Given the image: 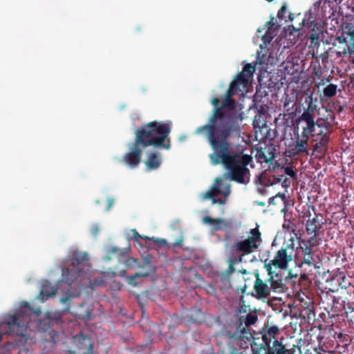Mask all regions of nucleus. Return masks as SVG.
<instances>
[{
	"instance_id": "1",
	"label": "nucleus",
	"mask_w": 354,
	"mask_h": 354,
	"mask_svg": "<svg viewBox=\"0 0 354 354\" xmlns=\"http://www.w3.org/2000/svg\"><path fill=\"white\" fill-rule=\"evenodd\" d=\"M211 103L214 109L208 122L198 127L195 133L203 134L207 140L213 151L209 154L211 164H222L227 170L230 180L245 185L250 182V172L247 167L252 157L244 153L243 149H231L230 140L241 136L240 124L233 114L222 113L218 98H212Z\"/></svg>"
},
{
	"instance_id": "2",
	"label": "nucleus",
	"mask_w": 354,
	"mask_h": 354,
	"mask_svg": "<svg viewBox=\"0 0 354 354\" xmlns=\"http://www.w3.org/2000/svg\"><path fill=\"white\" fill-rule=\"evenodd\" d=\"M171 122L152 121L138 128L135 131L134 142L129 151L122 157V162L131 168H136L140 161L142 148L153 146L156 148L169 149L171 147L169 133Z\"/></svg>"
},
{
	"instance_id": "3",
	"label": "nucleus",
	"mask_w": 354,
	"mask_h": 354,
	"mask_svg": "<svg viewBox=\"0 0 354 354\" xmlns=\"http://www.w3.org/2000/svg\"><path fill=\"white\" fill-rule=\"evenodd\" d=\"M71 261L69 268L62 269L64 283L67 287L60 298V302L65 306L64 311L69 313H71L70 310L71 301L80 297L82 288L84 286L83 279L86 275L84 269L85 267H91L86 252L74 251Z\"/></svg>"
},
{
	"instance_id": "4",
	"label": "nucleus",
	"mask_w": 354,
	"mask_h": 354,
	"mask_svg": "<svg viewBox=\"0 0 354 354\" xmlns=\"http://www.w3.org/2000/svg\"><path fill=\"white\" fill-rule=\"evenodd\" d=\"M40 310H34L27 301H23L20 308L13 315H8L0 324V329L6 334L26 336V331L29 326L30 315H39Z\"/></svg>"
},
{
	"instance_id": "5",
	"label": "nucleus",
	"mask_w": 354,
	"mask_h": 354,
	"mask_svg": "<svg viewBox=\"0 0 354 354\" xmlns=\"http://www.w3.org/2000/svg\"><path fill=\"white\" fill-rule=\"evenodd\" d=\"M261 241V234L258 226L250 230L248 238L236 240L232 244L231 251L236 253L237 256H233L230 259V268L233 269L232 264L241 262L243 257L257 251Z\"/></svg>"
},
{
	"instance_id": "6",
	"label": "nucleus",
	"mask_w": 354,
	"mask_h": 354,
	"mask_svg": "<svg viewBox=\"0 0 354 354\" xmlns=\"http://www.w3.org/2000/svg\"><path fill=\"white\" fill-rule=\"evenodd\" d=\"M316 106L313 104L312 98L308 104V108L304 109L303 113L296 120L297 124H301L302 132L301 137L309 138L314 136L317 120L315 121V111Z\"/></svg>"
},
{
	"instance_id": "7",
	"label": "nucleus",
	"mask_w": 354,
	"mask_h": 354,
	"mask_svg": "<svg viewBox=\"0 0 354 354\" xmlns=\"http://www.w3.org/2000/svg\"><path fill=\"white\" fill-rule=\"evenodd\" d=\"M293 252V245L287 244L284 248L277 251L274 259L271 260L269 263H265V265H270L271 267L273 266L276 268L286 269L288 263L292 260Z\"/></svg>"
},
{
	"instance_id": "8",
	"label": "nucleus",
	"mask_w": 354,
	"mask_h": 354,
	"mask_svg": "<svg viewBox=\"0 0 354 354\" xmlns=\"http://www.w3.org/2000/svg\"><path fill=\"white\" fill-rule=\"evenodd\" d=\"M331 124L327 120L322 118L317 120L316 124L315 132L314 136H320L319 145L327 149L328 144L330 140V134L331 133Z\"/></svg>"
},
{
	"instance_id": "9",
	"label": "nucleus",
	"mask_w": 354,
	"mask_h": 354,
	"mask_svg": "<svg viewBox=\"0 0 354 354\" xmlns=\"http://www.w3.org/2000/svg\"><path fill=\"white\" fill-rule=\"evenodd\" d=\"M283 171L282 166L281 167L279 164H277L276 167H273L272 170H269L270 178L268 182H266L265 178H261V182L264 185H272L274 183H282L283 187L288 186L287 181L288 178H285V174L281 172Z\"/></svg>"
},
{
	"instance_id": "10",
	"label": "nucleus",
	"mask_w": 354,
	"mask_h": 354,
	"mask_svg": "<svg viewBox=\"0 0 354 354\" xmlns=\"http://www.w3.org/2000/svg\"><path fill=\"white\" fill-rule=\"evenodd\" d=\"M264 268L266 269L269 276L268 281L270 283L271 290L275 292H283V280L281 276L273 270L270 265H264Z\"/></svg>"
},
{
	"instance_id": "11",
	"label": "nucleus",
	"mask_w": 354,
	"mask_h": 354,
	"mask_svg": "<svg viewBox=\"0 0 354 354\" xmlns=\"http://www.w3.org/2000/svg\"><path fill=\"white\" fill-rule=\"evenodd\" d=\"M257 316L254 314L248 313L244 318L241 317L239 319L238 326L240 331L243 333L245 339H250L252 337L250 326L254 324L257 321Z\"/></svg>"
},
{
	"instance_id": "12",
	"label": "nucleus",
	"mask_w": 354,
	"mask_h": 354,
	"mask_svg": "<svg viewBox=\"0 0 354 354\" xmlns=\"http://www.w3.org/2000/svg\"><path fill=\"white\" fill-rule=\"evenodd\" d=\"M325 224V221L323 214L315 212V216L313 218H309L306 224V231L308 234L313 233H319V230L323 227Z\"/></svg>"
},
{
	"instance_id": "13",
	"label": "nucleus",
	"mask_w": 354,
	"mask_h": 354,
	"mask_svg": "<svg viewBox=\"0 0 354 354\" xmlns=\"http://www.w3.org/2000/svg\"><path fill=\"white\" fill-rule=\"evenodd\" d=\"M255 281L254 283V290L256 293V297L258 299L267 298L270 293L271 289L266 282H264L258 272L255 273Z\"/></svg>"
},
{
	"instance_id": "14",
	"label": "nucleus",
	"mask_w": 354,
	"mask_h": 354,
	"mask_svg": "<svg viewBox=\"0 0 354 354\" xmlns=\"http://www.w3.org/2000/svg\"><path fill=\"white\" fill-rule=\"evenodd\" d=\"M308 138L297 137L295 145L289 150L290 156H296L301 153L308 155L307 147L308 145Z\"/></svg>"
},
{
	"instance_id": "15",
	"label": "nucleus",
	"mask_w": 354,
	"mask_h": 354,
	"mask_svg": "<svg viewBox=\"0 0 354 354\" xmlns=\"http://www.w3.org/2000/svg\"><path fill=\"white\" fill-rule=\"evenodd\" d=\"M236 102L233 98L225 97L221 103L222 113H230L236 118L237 122L241 120V115L235 111Z\"/></svg>"
},
{
	"instance_id": "16",
	"label": "nucleus",
	"mask_w": 354,
	"mask_h": 354,
	"mask_svg": "<svg viewBox=\"0 0 354 354\" xmlns=\"http://www.w3.org/2000/svg\"><path fill=\"white\" fill-rule=\"evenodd\" d=\"M203 223H209L215 231L222 230L230 227L229 223L224 218H213L209 216H205L203 218Z\"/></svg>"
},
{
	"instance_id": "17",
	"label": "nucleus",
	"mask_w": 354,
	"mask_h": 354,
	"mask_svg": "<svg viewBox=\"0 0 354 354\" xmlns=\"http://www.w3.org/2000/svg\"><path fill=\"white\" fill-rule=\"evenodd\" d=\"M57 289L47 280L41 283L40 296L41 299L44 301L56 294Z\"/></svg>"
},
{
	"instance_id": "18",
	"label": "nucleus",
	"mask_w": 354,
	"mask_h": 354,
	"mask_svg": "<svg viewBox=\"0 0 354 354\" xmlns=\"http://www.w3.org/2000/svg\"><path fill=\"white\" fill-rule=\"evenodd\" d=\"M221 335L225 338H228L231 341H234L236 344H239V342L245 339V335L242 331H240L238 325L236 326L235 331L232 332L228 330H223L221 332Z\"/></svg>"
},
{
	"instance_id": "19",
	"label": "nucleus",
	"mask_w": 354,
	"mask_h": 354,
	"mask_svg": "<svg viewBox=\"0 0 354 354\" xmlns=\"http://www.w3.org/2000/svg\"><path fill=\"white\" fill-rule=\"evenodd\" d=\"M293 351L288 349L285 345L277 339L272 341V344L269 347L268 354H293Z\"/></svg>"
},
{
	"instance_id": "20",
	"label": "nucleus",
	"mask_w": 354,
	"mask_h": 354,
	"mask_svg": "<svg viewBox=\"0 0 354 354\" xmlns=\"http://www.w3.org/2000/svg\"><path fill=\"white\" fill-rule=\"evenodd\" d=\"M161 164V158L159 154L150 153L148 155L145 165L148 170L157 169Z\"/></svg>"
},
{
	"instance_id": "21",
	"label": "nucleus",
	"mask_w": 354,
	"mask_h": 354,
	"mask_svg": "<svg viewBox=\"0 0 354 354\" xmlns=\"http://www.w3.org/2000/svg\"><path fill=\"white\" fill-rule=\"evenodd\" d=\"M77 346L80 350L86 348V351L84 352L82 354L93 353V344L91 342V339L86 336L80 335L78 337V344H77Z\"/></svg>"
},
{
	"instance_id": "22",
	"label": "nucleus",
	"mask_w": 354,
	"mask_h": 354,
	"mask_svg": "<svg viewBox=\"0 0 354 354\" xmlns=\"http://www.w3.org/2000/svg\"><path fill=\"white\" fill-rule=\"evenodd\" d=\"M270 344L268 342V344H266L263 341L261 344L254 342L251 345V353L249 354H268L269 347L271 346Z\"/></svg>"
},
{
	"instance_id": "23",
	"label": "nucleus",
	"mask_w": 354,
	"mask_h": 354,
	"mask_svg": "<svg viewBox=\"0 0 354 354\" xmlns=\"http://www.w3.org/2000/svg\"><path fill=\"white\" fill-rule=\"evenodd\" d=\"M254 156L257 162L261 164L270 162L274 157V153L271 151H270L268 155H267L265 149L263 148L257 149Z\"/></svg>"
},
{
	"instance_id": "24",
	"label": "nucleus",
	"mask_w": 354,
	"mask_h": 354,
	"mask_svg": "<svg viewBox=\"0 0 354 354\" xmlns=\"http://www.w3.org/2000/svg\"><path fill=\"white\" fill-rule=\"evenodd\" d=\"M138 268H140L141 270L139 272H148V277L156 272V267L153 266L148 257L144 259L142 264H138Z\"/></svg>"
},
{
	"instance_id": "25",
	"label": "nucleus",
	"mask_w": 354,
	"mask_h": 354,
	"mask_svg": "<svg viewBox=\"0 0 354 354\" xmlns=\"http://www.w3.org/2000/svg\"><path fill=\"white\" fill-rule=\"evenodd\" d=\"M279 333V328L277 326H272L268 328L266 333L263 334L262 335V341L266 344H268V342H272V339H275V335Z\"/></svg>"
},
{
	"instance_id": "26",
	"label": "nucleus",
	"mask_w": 354,
	"mask_h": 354,
	"mask_svg": "<svg viewBox=\"0 0 354 354\" xmlns=\"http://www.w3.org/2000/svg\"><path fill=\"white\" fill-rule=\"evenodd\" d=\"M148 272H136L133 275L129 276L127 277V281L128 284L132 286H136L141 283V281H137L138 279L141 277H148Z\"/></svg>"
},
{
	"instance_id": "27",
	"label": "nucleus",
	"mask_w": 354,
	"mask_h": 354,
	"mask_svg": "<svg viewBox=\"0 0 354 354\" xmlns=\"http://www.w3.org/2000/svg\"><path fill=\"white\" fill-rule=\"evenodd\" d=\"M336 55L338 57H341L344 55H348L350 61L354 64V43H352L351 45H347L346 48H345L342 51H337Z\"/></svg>"
},
{
	"instance_id": "28",
	"label": "nucleus",
	"mask_w": 354,
	"mask_h": 354,
	"mask_svg": "<svg viewBox=\"0 0 354 354\" xmlns=\"http://www.w3.org/2000/svg\"><path fill=\"white\" fill-rule=\"evenodd\" d=\"M310 27H313L308 38L309 39H310L312 44H317L320 39V34L317 31L319 30V28L317 27V24H315L314 22H310Z\"/></svg>"
},
{
	"instance_id": "29",
	"label": "nucleus",
	"mask_w": 354,
	"mask_h": 354,
	"mask_svg": "<svg viewBox=\"0 0 354 354\" xmlns=\"http://www.w3.org/2000/svg\"><path fill=\"white\" fill-rule=\"evenodd\" d=\"M250 78L245 76L243 73H239L235 79L232 82H236V87L240 89V86H247L249 83Z\"/></svg>"
},
{
	"instance_id": "30",
	"label": "nucleus",
	"mask_w": 354,
	"mask_h": 354,
	"mask_svg": "<svg viewBox=\"0 0 354 354\" xmlns=\"http://www.w3.org/2000/svg\"><path fill=\"white\" fill-rule=\"evenodd\" d=\"M337 91V86L334 84H330L323 90L324 97L326 99H330L336 95Z\"/></svg>"
},
{
	"instance_id": "31",
	"label": "nucleus",
	"mask_w": 354,
	"mask_h": 354,
	"mask_svg": "<svg viewBox=\"0 0 354 354\" xmlns=\"http://www.w3.org/2000/svg\"><path fill=\"white\" fill-rule=\"evenodd\" d=\"M255 71V68L254 66H252L251 64H245L241 73H243L245 76L248 77L249 78H251L253 75V73Z\"/></svg>"
},
{
	"instance_id": "32",
	"label": "nucleus",
	"mask_w": 354,
	"mask_h": 354,
	"mask_svg": "<svg viewBox=\"0 0 354 354\" xmlns=\"http://www.w3.org/2000/svg\"><path fill=\"white\" fill-rule=\"evenodd\" d=\"M239 91H240V89L236 87V82H231L225 93V97H229V98H233V95Z\"/></svg>"
},
{
	"instance_id": "33",
	"label": "nucleus",
	"mask_w": 354,
	"mask_h": 354,
	"mask_svg": "<svg viewBox=\"0 0 354 354\" xmlns=\"http://www.w3.org/2000/svg\"><path fill=\"white\" fill-rule=\"evenodd\" d=\"M280 200L281 203H284L286 202V196L283 194L278 193L276 196L269 198L268 203L270 205H277V200Z\"/></svg>"
},
{
	"instance_id": "34",
	"label": "nucleus",
	"mask_w": 354,
	"mask_h": 354,
	"mask_svg": "<svg viewBox=\"0 0 354 354\" xmlns=\"http://www.w3.org/2000/svg\"><path fill=\"white\" fill-rule=\"evenodd\" d=\"M311 235V237L308 241L303 239L301 240V243H306L308 245L313 248L318 244L317 237L319 235V233L314 232Z\"/></svg>"
},
{
	"instance_id": "35",
	"label": "nucleus",
	"mask_w": 354,
	"mask_h": 354,
	"mask_svg": "<svg viewBox=\"0 0 354 354\" xmlns=\"http://www.w3.org/2000/svg\"><path fill=\"white\" fill-rule=\"evenodd\" d=\"M304 259H303V263L307 264L310 266H314L315 264V259L313 257V253L308 254H303Z\"/></svg>"
},
{
	"instance_id": "36",
	"label": "nucleus",
	"mask_w": 354,
	"mask_h": 354,
	"mask_svg": "<svg viewBox=\"0 0 354 354\" xmlns=\"http://www.w3.org/2000/svg\"><path fill=\"white\" fill-rule=\"evenodd\" d=\"M124 264L127 268H138L137 259L133 257H127L124 261Z\"/></svg>"
},
{
	"instance_id": "37",
	"label": "nucleus",
	"mask_w": 354,
	"mask_h": 354,
	"mask_svg": "<svg viewBox=\"0 0 354 354\" xmlns=\"http://www.w3.org/2000/svg\"><path fill=\"white\" fill-rule=\"evenodd\" d=\"M282 168H283V171H281V172H283V174H285V175L290 176L293 179L297 178V174L292 167L282 166Z\"/></svg>"
},
{
	"instance_id": "38",
	"label": "nucleus",
	"mask_w": 354,
	"mask_h": 354,
	"mask_svg": "<svg viewBox=\"0 0 354 354\" xmlns=\"http://www.w3.org/2000/svg\"><path fill=\"white\" fill-rule=\"evenodd\" d=\"M299 244L302 254H308L313 253V247L308 245L306 243H301V240L300 241Z\"/></svg>"
},
{
	"instance_id": "39",
	"label": "nucleus",
	"mask_w": 354,
	"mask_h": 354,
	"mask_svg": "<svg viewBox=\"0 0 354 354\" xmlns=\"http://www.w3.org/2000/svg\"><path fill=\"white\" fill-rule=\"evenodd\" d=\"M339 279L340 281H339V285L342 288L346 289L347 287L351 285V283L345 276L341 277Z\"/></svg>"
},
{
	"instance_id": "40",
	"label": "nucleus",
	"mask_w": 354,
	"mask_h": 354,
	"mask_svg": "<svg viewBox=\"0 0 354 354\" xmlns=\"http://www.w3.org/2000/svg\"><path fill=\"white\" fill-rule=\"evenodd\" d=\"M287 11V6H286V4H283L281 8L279 9V10L278 11V13H277V17L279 19H284V15L285 13Z\"/></svg>"
},
{
	"instance_id": "41",
	"label": "nucleus",
	"mask_w": 354,
	"mask_h": 354,
	"mask_svg": "<svg viewBox=\"0 0 354 354\" xmlns=\"http://www.w3.org/2000/svg\"><path fill=\"white\" fill-rule=\"evenodd\" d=\"M210 189L211 191L213 192L214 198L218 196L219 194H221L222 190L221 189L220 186L218 185H215L212 186Z\"/></svg>"
},
{
	"instance_id": "42",
	"label": "nucleus",
	"mask_w": 354,
	"mask_h": 354,
	"mask_svg": "<svg viewBox=\"0 0 354 354\" xmlns=\"http://www.w3.org/2000/svg\"><path fill=\"white\" fill-rule=\"evenodd\" d=\"M272 39V37L269 35V31L267 30L266 33L262 37V40L265 44L270 43Z\"/></svg>"
},
{
	"instance_id": "43",
	"label": "nucleus",
	"mask_w": 354,
	"mask_h": 354,
	"mask_svg": "<svg viewBox=\"0 0 354 354\" xmlns=\"http://www.w3.org/2000/svg\"><path fill=\"white\" fill-rule=\"evenodd\" d=\"M132 231H133V239L135 240L138 241L139 239H149V238L147 236H144L140 235L139 233L136 230H133Z\"/></svg>"
},
{
	"instance_id": "44",
	"label": "nucleus",
	"mask_w": 354,
	"mask_h": 354,
	"mask_svg": "<svg viewBox=\"0 0 354 354\" xmlns=\"http://www.w3.org/2000/svg\"><path fill=\"white\" fill-rule=\"evenodd\" d=\"M117 253H120V254H122L120 250L116 247H111L108 249V254H112Z\"/></svg>"
},
{
	"instance_id": "45",
	"label": "nucleus",
	"mask_w": 354,
	"mask_h": 354,
	"mask_svg": "<svg viewBox=\"0 0 354 354\" xmlns=\"http://www.w3.org/2000/svg\"><path fill=\"white\" fill-rule=\"evenodd\" d=\"M204 198L205 199H211L212 202H213V199L215 198L214 197L213 192L209 189L204 194Z\"/></svg>"
},
{
	"instance_id": "46",
	"label": "nucleus",
	"mask_w": 354,
	"mask_h": 354,
	"mask_svg": "<svg viewBox=\"0 0 354 354\" xmlns=\"http://www.w3.org/2000/svg\"><path fill=\"white\" fill-rule=\"evenodd\" d=\"M230 194V185L228 184L225 187L224 190L222 191L221 194H223L225 197H227Z\"/></svg>"
},
{
	"instance_id": "47",
	"label": "nucleus",
	"mask_w": 354,
	"mask_h": 354,
	"mask_svg": "<svg viewBox=\"0 0 354 354\" xmlns=\"http://www.w3.org/2000/svg\"><path fill=\"white\" fill-rule=\"evenodd\" d=\"M322 0H316L313 5V8L316 10H318L321 6Z\"/></svg>"
},
{
	"instance_id": "48",
	"label": "nucleus",
	"mask_w": 354,
	"mask_h": 354,
	"mask_svg": "<svg viewBox=\"0 0 354 354\" xmlns=\"http://www.w3.org/2000/svg\"><path fill=\"white\" fill-rule=\"evenodd\" d=\"M225 201H226L225 198H224V199H221V198L216 199V198H215L214 199H213L212 203L213 204L218 203V204H220V205H223V204L225 203Z\"/></svg>"
},
{
	"instance_id": "49",
	"label": "nucleus",
	"mask_w": 354,
	"mask_h": 354,
	"mask_svg": "<svg viewBox=\"0 0 354 354\" xmlns=\"http://www.w3.org/2000/svg\"><path fill=\"white\" fill-rule=\"evenodd\" d=\"M99 232H100V229L98 228V227H97V226H93V227H92L91 232H92V234H93V236H96V235H97V234L99 233Z\"/></svg>"
},
{
	"instance_id": "50",
	"label": "nucleus",
	"mask_w": 354,
	"mask_h": 354,
	"mask_svg": "<svg viewBox=\"0 0 354 354\" xmlns=\"http://www.w3.org/2000/svg\"><path fill=\"white\" fill-rule=\"evenodd\" d=\"M113 198H109L107 201V210H109L111 207H112L113 204Z\"/></svg>"
},
{
	"instance_id": "51",
	"label": "nucleus",
	"mask_w": 354,
	"mask_h": 354,
	"mask_svg": "<svg viewBox=\"0 0 354 354\" xmlns=\"http://www.w3.org/2000/svg\"><path fill=\"white\" fill-rule=\"evenodd\" d=\"M336 40L338 41L339 44H344L346 43V38L342 37H337Z\"/></svg>"
},
{
	"instance_id": "52",
	"label": "nucleus",
	"mask_w": 354,
	"mask_h": 354,
	"mask_svg": "<svg viewBox=\"0 0 354 354\" xmlns=\"http://www.w3.org/2000/svg\"><path fill=\"white\" fill-rule=\"evenodd\" d=\"M349 35L351 39L353 41V43H354V28L353 30H351V28L349 29Z\"/></svg>"
},
{
	"instance_id": "53",
	"label": "nucleus",
	"mask_w": 354,
	"mask_h": 354,
	"mask_svg": "<svg viewBox=\"0 0 354 354\" xmlns=\"http://www.w3.org/2000/svg\"><path fill=\"white\" fill-rule=\"evenodd\" d=\"M102 280H100V281L98 282L97 281H93V282H90V285L92 288H93L94 286H98L100 285L101 283H102Z\"/></svg>"
},
{
	"instance_id": "54",
	"label": "nucleus",
	"mask_w": 354,
	"mask_h": 354,
	"mask_svg": "<svg viewBox=\"0 0 354 354\" xmlns=\"http://www.w3.org/2000/svg\"><path fill=\"white\" fill-rule=\"evenodd\" d=\"M154 242L156 243H161V244H165L166 243V241L164 240V239H158V238H156L155 240H154Z\"/></svg>"
},
{
	"instance_id": "55",
	"label": "nucleus",
	"mask_w": 354,
	"mask_h": 354,
	"mask_svg": "<svg viewBox=\"0 0 354 354\" xmlns=\"http://www.w3.org/2000/svg\"><path fill=\"white\" fill-rule=\"evenodd\" d=\"M126 273H127L126 270H120L119 274L121 277H124Z\"/></svg>"
},
{
	"instance_id": "56",
	"label": "nucleus",
	"mask_w": 354,
	"mask_h": 354,
	"mask_svg": "<svg viewBox=\"0 0 354 354\" xmlns=\"http://www.w3.org/2000/svg\"><path fill=\"white\" fill-rule=\"evenodd\" d=\"M324 81H325V80H324H324H322L320 82L317 83V84H316V86H317V87H319L320 85L324 84Z\"/></svg>"
},
{
	"instance_id": "57",
	"label": "nucleus",
	"mask_w": 354,
	"mask_h": 354,
	"mask_svg": "<svg viewBox=\"0 0 354 354\" xmlns=\"http://www.w3.org/2000/svg\"><path fill=\"white\" fill-rule=\"evenodd\" d=\"M293 16H294V14L293 13H290L289 15H288V18L290 21H292L293 20Z\"/></svg>"
},
{
	"instance_id": "58",
	"label": "nucleus",
	"mask_w": 354,
	"mask_h": 354,
	"mask_svg": "<svg viewBox=\"0 0 354 354\" xmlns=\"http://www.w3.org/2000/svg\"><path fill=\"white\" fill-rule=\"evenodd\" d=\"M268 24L270 25L269 28H271L272 26H273L274 24V22H272V21H268Z\"/></svg>"
},
{
	"instance_id": "59",
	"label": "nucleus",
	"mask_w": 354,
	"mask_h": 354,
	"mask_svg": "<svg viewBox=\"0 0 354 354\" xmlns=\"http://www.w3.org/2000/svg\"><path fill=\"white\" fill-rule=\"evenodd\" d=\"M305 24V19H302L301 20V22L299 23V25L301 26V25H304Z\"/></svg>"
},
{
	"instance_id": "60",
	"label": "nucleus",
	"mask_w": 354,
	"mask_h": 354,
	"mask_svg": "<svg viewBox=\"0 0 354 354\" xmlns=\"http://www.w3.org/2000/svg\"><path fill=\"white\" fill-rule=\"evenodd\" d=\"M258 97H259V93L257 92L254 96V98L256 100H257Z\"/></svg>"
},
{
	"instance_id": "61",
	"label": "nucleus",
	"mask_w": 354,
	"mask_h": 354,
	"mask_svg": "<svg viewBox=\"0 0 354 354\" xmlns=\"http://www.w3.org/2000/svg\"><path fill=\"white\" fill-rule=\"evenodd\" d=\"M342 337V333H339V334L338 335V338H341Z\"/></svg>"
},
{
	"instance_id": "62",
	"label": "nucleus",
	"mask_w": 354,
	"mask_h": 354,
	"mask_svg": "<svg viewBox=\"0 0 354 354\" xmlns=\"http://www.w3.org/2000/svg\"><path fill=\"white\" fill-rule=\"evenodd\" d=\"M2 339V333L0 332V342L1 341Z\"/></svg>"
},
{
	"instance_id": "63",
	"label": "nucleus",
	"mask_w": 354,
	"mask_h": 354,
	"mask_svg": "<svg viewBox=\"0 0 354 354\" xmlns=\"http://www.w3.org/2000/svg\"><path fill=\"white\" fill-rule=\"evenodd\" d=\"M70 353L75 354V351H70Z\"/></svg>"
},
{
	"instance_id": "64",
	"label": "nucleus",
	"mask_w": 354,
	"mask_h": 354,
	"mask_svg": "<svg viewBox=\"0 0 354 354\" xmlns=\"http://www.w3.org/2000/svg\"><path fill=\"white\" fill-rule=\"evenodd\" d=\"M220 182V179L217 178L216 179V183H219Z\"/></svg>"
}]
</instances>
